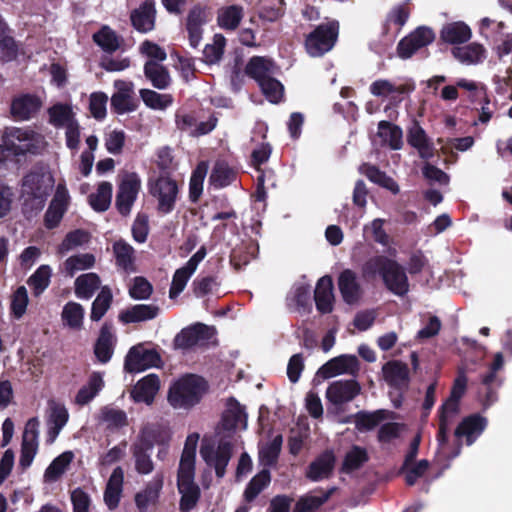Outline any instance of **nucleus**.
<instances>
[{
  "label": "nucleus",
  "instance_id": "4c0bfd02",
  "mask_svg": "<svg viewBox=\"0 0 512 512\" xmlns=\"http://www.w3.org/2000/svg\"><path fill=\"white\" fill-rule=\"evenodd\" d=\"M100 277L96 273H86L78 276L75 280V294L81 299H90L99 289Z\"/></svg>",
  "mask_w": 512,
  "mask_h": 512
},
{
  "label": "nucleus",
  "instance_id": "7c9ffc66",
  "mask_svg": "<svg viewBox=\"0 0 512 512\" xmlns=\"http://www.w3.org/2000/svg\"><path fill=\"white\" fill-rule=\"evenodd\" d=\"M163 487L162 475L156 476L144 490L135 495V504L140 512H145L149 505L155 504Z\"/></svg>",
  "mask_w": 512,
  "mask_h": 512
},
{
  "label": "nucleus",
  "instance_id": "338daca9",
  "mask_svg": "<svg viewBox=\"0 0 512 512\" xmlns=\"http://www.w3.org/2000/svg\"><path fill=\"white\" fill-rule=\"evenodd\" d=\"M84 309L81 304L68 302L62 311V320L73 329H79L82 326Z\"/></svg>",
  "mask_w": 512,
  "mask_h": 512
},
{
  "label": "nucleus",
  "instance_id": "6e6552de",
  "mask_svg": "<svg viewBox=\"0 0 512 512\" xmlns=\"http://www.w3.org/2000/svg\"><path fill=\"white\" fill-rule=\"evenodd\" d=\"M7 138L16 145L17 154L21 157L27 154L36 155L41 149L42 137L31 128L10 127L4 131Z\"/></svg>",
  "mask_w": 512,
  "mask_h": 512
},
{
  "label": "nucleus",
  "instance_id": "3c124183",
  "mask_svg": "<svg viewBox=\"0 0 512 512\" xmlns=\"http://www.w3.org/2000/svg\"><path fill=\"white\" fill-rule=\"evenodd\" d=\"M113 295L108 286L101 288L99 294L92 303L90 318L92 321H100L111 307Z\"/></svg>",
  "mask_w": 512,
  "mask_h": 512
},
{
  "label": "nucleus",
  "instance_id": "c9c22d12",
  "mask_svg": "<svg viewBox=\"0 0 512 512\" xmlns=\"http://www.w3.org/2000/svg\"><path fill=\"white\" fill-rule=\"evenodd\" d=\"M104 381L99 372H93L88 379L87 385L81 387L75 397L78 405L88 404L103 388Z\"/></svg>",
  "mask_w": 512,
  "mask_h": 512
},
{
  "label": "nucleus",
  "instance_id": "b1692460",
  "mask_svg": "<svg viewBox=\"0 0 512 512\" xmlns=\"http://www.w3.org/2000/svg\"><path fill=\"white\" fill-rule=\"evenodd\" d=\"M338 288L345 303L352 305L360 299L361 287L353 270L345 269L339 274Z\"/></svg>",
  "mask_w": 512,
  "mask_h": 512
},
{
  "label": "nucleus",
  "instance_id": "72a5a7b5",
  "mask_svg": "<svg viewBox=\"0 0 512 512\" xmlns=\"http://www.w3.org/2000/svg\"><path fill=\"white\" fill-rule=\"evenodd\" d=\"M113 252L117 267L125 272H135V250L126 241L120 239L113 244Z\"/></svg>",
  "mask_w": 512,
  "mask_h": 512
},
{
  "label": "nucleus",
  "instance_id": "37998d69",
  "mask_svg": "<svg viewBox=\"0 0 512 512\" xmlns=\"http://www.w3.org/2000/svg\"><path fill=\"white\" fill-rule=\"evenodd\" d=\"M335 488L319 490V495H305L295 505L294 512H313L321 507L334 493Z\"/></svg>",
  "mask_w": 512,
  "mask_h": 512
},
{
  "label": "nucleus",
  "instance_id": "79ce46f5",
  "mask_svg": "<svg viewBox=\"0 0 512 512\" xmlns=\"http://www.w3.org/2000/svg\"><path fill=\"white\" fill-rule=\"evenodd\" d=\"M208 172V163L200 161L192 171L189 181V200L197 203L203 193V183Z\"/></svg>",
  "mask_w": 512,
  "mask_h": 512
},
{
  "label": "nucleus",
  "instance_id": "dca6fc26",
  "mask_svg": "<svg viewBox=\"0 0 512 512\" xmlns=\"http://www.w3.org/2000/svg\"><path fill=\"white\" fill-rule=\"evenodd\" d=\"M407 143L418 151L419 157L425 161L435 155V146L421 125L414 121L407 131Z\"/></svg>",
  "mask_w": 512,
  "mask_h": 512
},
{
  "label": "nucleus",
  "instance_id": "473e14b6",
  "mask_svg": "<svg viewBox=\"0 0 512 512\" xmlns=\"http://www.w3.org/2000/svg\"><path fill=\"white\" fill-rule=\"evenodd\" d=\"M471 29L464 22H452L443 26L440 31L442 41L449 44H462L470 40Z\"/></svg>",
  "mask_w": 512,
  "mask_h": 512
},
{
  "label": "nucleus",
  "instance_id": "09e8293b",
  "mask_svg": "<svg viewBox=\"0 0 512 512\" xmlns=\"http://www.w3.org/2000/svg\"><path fill=\"white\" fill-rule=\"evenodd\" d=\"M451 52L461 63L474 64L484 57L485 49L480 44L471 43L462 47H454Z\"/></svg>",
  "mask_w": 512,
  "mask_h": 512
},
{
  "label": "nucleus",
  "instance_id": "423d86ee",
  "mask_svg": "<svg viewBox=\"0 0 512 512\" xmlns=\"http://www.w3.org/2000/svg\"><path fill=\"white\" fill-rule=\"evenodd\" d=\"M150 193L157 198V210L161 214H169L175 209L179 188L170 176L160 175L150 187Z\"/></svg>",
  "mask_w": 512,
  "mask_h": 512
},
{
  "label": "nucleus",
  "instance_id": "7ed1b4c3",
  "mask_svg": "<svg viewBox=\"0 0 512 512\" xmlns=\"http://www.w3.org/2000/svg\"><path fill=\"white\" fill-rule=\"evenodd\" d=\"M339 35V23L330 21L315 27L306 35L304 46L311 57H322L335 46Z\"/></svg>",
  "mask_w": 512,
  "mask_h": 512
},
{
  "label": "nucleus",
  "instance_id": "1a4fd4ad",
  "mask_svg": "<svg viewBox=\"0 0 512 512\" xmlns=\"http://www.w3.org/2000/svg\"><path fill=\"white\" fill-rule=\"evenodd\" d=\"M233 445L229 441L221 440L215 449L213 445H203L200 454L205 463L215 469L218 478H223L226 467L232 457Z\"/></svg>",
  "mask_w": 512,
  "mask_h": 512
},
{
  "label": "nucleus",
  "instance_id": "6e6d98bb",
  "mask_svg": "<svg viewBox=\"0 0 512 512\" xmlns=\"http://www.w3.org/2000/svg\"><path fill=\"white\" fill-rule=\"evenodd\" d=\"M282 442V435H276L260 449L259 458L265 466H273L277 463L282 448Z\"/></svg>",
  "mask_w": 512,
  "mask_h": 512
},
{
  "label": "nucleus",
  "instance_id": "f257e3e1",
  "mask_svg": "<svg viewBox=\"0 0 512 512\" xmlns=\"http://www.w3.org/2000/svg\"><path fill=\"white\" fill-rule=\"evenodd\" d=\"M364 278L380 276L384 287L392 294L404 297L410 290L406 269L396 260L385 255L369 258L362 265Z\"/></svg>",
  "mask_w": 512,
  "mask_h": 512
},
{
  "label": "nucleus",
  "instance_id": "f704fd0d",
  "mask_svg": "<svg viewBox=\"0 0 512 512\" xmlns=\"http://www.w3.org/2000/svg\"><path fill=\"white\" fill-rule=\"evenodd\" d=\"M178 491L181 494L179 502V510L181 512H190L196 507L201 491L199 486L194 482L177 483Z\"/></svg>",
  "mask_w": 512,
  "mask_h": 512
},
{
  "label": "nucleus",
  "instance_id": "774afa93",
  "mask_svg": "<svg viewBox=\"0 0 512 512\" xmlns=\"http://www.w3.org/2000/svg\"><path fill=\"white\" fill-rule=\"evenodd\" d=\"M430 467V462L426 459H422L417 463L408 465L406 469H403V465L400 467V473L405 475V483L408 486L416 484L417 480L425 475Z\"/></svg>",
  "mask_w": 512,
  "mask_h": 512
},
{
  "label": "nucleus",
  "instance_id": "9b49d317",
  "mask_svg": "<svg viewBox=\"0 0 512 512\" xmlns=\"http://www.w3.org/2000/svg\"><path fill=\"white\" fill-rule=\"evenodd\" d=\"M410 17V8L408 0L404 3L395 5L387 13L382 25V35L393 42L401 32L404 25Z\"/></svg>",
  "mask_w": 512,
  "mask_h": 512
},
{
  "label": "nucleus",
  "instance_id": "49530a36",
  "mask_svg": "<svg viewBox=\"0 0 512 512\" xmlns=\"http://www.w3.org/2000/svg\"><path fill=\"white\" fill-rule=\"evenodd\" d=\"M165 441V435L160 427L155 425H146L141 429L138 441L133 444L145 449L153 450L156 444H164Z\"/></svg>",
  "mask_w": 512,
  "mask_h": 512
},
{
  "label": "nucleus",
  "instance_id": "393cba45",
  "mask_svg": "<svg viewBox=\"0 0 512 512\" xmlns=\"http://www.w3.org/2000/svg\"><path fill=\"white\" fill-rule=\"evenodd\" d=\"M160 308L155 304H136L119 313V321L124 324L152 320L158 316Z\"/></svg>",
  "mask_w": 512,
  "mask_h": 512
},
{
  "label": "nucleus",
  "instance_id": "5fc2aeb1",
  "mask_svg": "<svg viewBox=\"0 0 512 512\" xmlns=\"http://www.w3.org/2000/svg\"><path fill=\"white\" fill-rule=\"evenodd\" d=\"M270 61L261 56H253L245 66V74L260 83L269 76Z\"/></svg>",
  "mask_w": 512,
  "mask_h": 512
},
{
  "label": "nucleus",
  "instance_id": "4468645a",
  "mask_svg": "<svg viewBox=\"0 0 512 512\" xmlns=\"http://www.w3.org/2000/svg\"><path fill=\"white\" fill-rule=\"evenodd\" d=\"M359 370V361L354 355H340L327 361L318 370V375L328 379L340 374H355Z\"/></svg>",
  "mask_w": 512,
  "mask_h": 512
},
{
  "label": "nucleus",
  "instance_id": "c85d7f7f",
  "mask_svg": "<svg viewBox=\"0 0 512 512\" xmlns=\"http://www.w3.org/2000/svg\"><path fill=\"white\" fill-rule=\"evenodd\" d=\"M393 412L385 409H378L372 412L358 411L352 417L354 419L355 428L359 432H367L375 429L382 421L391 418Z\"/></svg>",
  "mask_w": 512,
  "mask_h": 512
},
{
  "label": "nucleus",
  "instance_id": "c03bdc74",
  "mask_svg": "<svg viewBox=\"0 0 512 512\" xmlns=\"http://www.w3.org/2000/svg\"><path fill=\"white\" fill-rule=\"evenodd\" d=\"M73 458L74 454L72 451H65L56 458H54L53 461L45 470V480L48 482H54L58 480L67 470Z\"/></svg>",
  "mask_w": 512,
  "mask_h": 512
},
{
  "label": "nucleus",
  "instance_id": "f3484780",
  "mask_svg": "<svg viewBox=\"0 0 512 512\" xmlns=\"http://www.w3.org/2000/svg\"><path fill=\"white\" fill-rule=\"evenodd\" d=\"M487 424L488 421L485 417L479 413H474L462 419L456 427L454 435L458 439L465 437L466 444L469 446L484 432Z\"/></svg>",
  "mask_w": 512,
  "mask_h": 512
},
{
  "label": "nucleus",
  "instance_id": "f03ea898",
  "mask_svg": "<svg viewBox=\"0 0 512 512\" xmlns=\"http://www.w3.org/2000/svg\"><path fill=\"white\" fill-rule=\"evenodd\" d=\"M208 391L209 384L205 378L186 374L171 385L167 398L173 408L191 409L201 402Z\"/></svg>",
  "mask_w": 512,
  "mask_h": 512
},
{
  "label": "nucleus",
  "instance_id": "aec40b11",
  "mask_svg": "<svg viewBox=\"0 0 512 512\" xmlns=\"http://www.w3.org/2000/svg\"><path fill=\"white\" fill-rule=\"evenodd\" d=\"M460 410V400L448 397L438 409L439 429L436 435L439 446L448 443V432L450 426V417L458 414Z\"/></svg>",
  "mask_w": 512,
  "mask_h": 512
},
{
  "label": "nucleus",
  "instance_id": "6ab92c4d",
  "mask_svg": "<svg viewBox=\"0 0 512 512\" xmlns=\"http://www.w3.org/2000/svg\"><path fill=\"white\" fill-rule=\"evenodd\" d=\"M160 389L158 375L152 373L140 379L130 392V396L136 403L151 405Z\"/></svg>",
  "mask_w": 512,
  "mask_h": 512
},
{
  "label": "nucleus",
  "instance_id": "bf43d9fd",
  "mask_svg": "<svg viewBox=\"0 0 512 512\" xmlns=\"http://www.w3.org/2000/svg\"><path fill=\"white\" fill-rule=\"evenodd\" d=\"M262 93L271 103H279L284 94L282 83L272 76H268L258 83Z\"/></svg>",
  "mask_w": 512,
  "mask_h": 512
},
{
  "label": "nucleus",
  "instance_id": "ea45409f",
  "mask_svg": "<svg viewBox=\"0 0 512 512\" xmlns=\"http://www.w3.org/2000/svg\"><path fill=\"white\" fill-rule=\"evenodd\" d=\"M244 407L234 398L227 400V410L222 415V424L226 430H234L242 420H246Z\"/></svg>",
  "mask_w": 512,
  "mask_h": 512
},
{
  "label": "nucleus",
  "instance_id": "e433bc0d",
  "mask_svg": "<svg viewBox=\"0 0 512 512\" xmlns=\"http://www.w3.org/2000/svg\"><path fill=\"white\" fill-rule=\"evenodd\" d=\"M378 136L388 143L389 147L393 150H399L403 146V133L402 129L389 121L382 120L378 123Z\"/></svg>",
  "mask_w": 512,
  "mask_h": 512
},
{
  "label": "nucleus",
  "instance_id": "bb28decb",
  "mask_svg": "<svg viewBox=\"0 0 512 512\" xmlns=\"http://www.w3.org/2000/svg\"><path fill=\"white\" fill-rule=\"evenodd\" d=\"M143 72L146 79L156 89L165 90L171 85L172 80L168 68L157 61H146Z\"/></svg>",
  "mask_w": 512,
  "mask_h": 512
},
{
  "label": "nucleus",
  "instance_id": "cd10ccee",
  "mask_svg": "<svg viewBox=\"0 0 512 512\" xmlns=\"http://www.w3.org/2000/svg\"><path fill=\"white\" fill-rule=\"evenodd\" d=\"M244 17V8L238 4L223 6L217 10V25L224 31H235Z\"/></svg>",
  "mask_w": 512,
  "mask_h": 512
},
{
  "label": "nucleus",
  "instance_id": "e2e57ef3",
  "mask_svg": "<svg viewBox=\"0 0 512 512\" xmlns=\"http://www.w3.org/2000/svg\"><path fill=\"white\" fill-rule=\"evenodd\" d=\"M226 38L222 34H215L212 44H206L203 49L204 60L208 64L219 62L224 54Z\"/></svg>",
  "mask_w": 512,
  "mask_h": 512
},
{
  "label": "nucleus",
  "instance_id": "a211bd4d",
  "mask_svg": "<svg viewBox=\"0 0 512 512\" xmlns=\"http://www.w3.org/2000/svg\"><path fill=\"white\" fill-rule=\"evenodd\" d=\"M316 309L321 314H329L334 309V286L330 275L318 279L314 291Z\"/></svg>",
  "mask_w": 512,
  "mask_h": 512
},
{
  "label": "nucleus",
  "instance_id": "4be33fe9",
  "mask_svg": "<svg viewBox=\"0 0 512 512\" xmlns=\"http://www.w3.org/2000/svg\"><path fill=\"white\" fill-rule=\"evenodd\" d=\"M54 186L51 175L42 172H29L22 179V192L49 196Z\"/></svg>",
  "mask_w": 512,
  "mask_h": 512
},
{
  "label": "nucleus",
  "instance_id": "2eb2a0df",
  "mask_svg": "<svg viewBox=\"0 0 512 512\" xmlns=\"http://www.w3.org/2000/svg\"><path fill=\"white\" fill-rule=\"evenodd\" d=\"M207 21V8L205 6L196 4L189 10L186 19V30L188 32L189 44L192 48L199 46L203 35V25Z\"/></svg>",
  "mask_w": 512,
  "mask_h": 512
},
{
  "label": "nucleus",
  "instance_id": "39448f33",
  "mask_svg": "<svg viewBox=\"0 0 512 512\" xmlns=\"http://www.w3.org/2000/svg\"><path fill=\"white\" fill-rule=\"evenodd\" d=\"M161 356L156 349H146L143 344L131 347L125 356L124 369L128 373H139L152 367H159Z\"/></svg>",
  "mask_w": 512,
  "mask_h": 512
},
{
  "label": "nucleus",
  "instance_id": "13d9d810",
  "mask_svg": "<svg viewBox=\"0 0 512 512\" xmlns=\"http://www.w3.org/2000/svg\"><path fill=\"white\" fill-rule=\"evenodd\" d=\"M94 264L95 256L91 253H83L67 258L64 262V267L66 273L73 276L77 271L89 269L93 267Z\"/></svg>",
  "mask_w": 512,
  "mask_h": 512
},
{
  "label": "nucleus",
  "instance_id": "20e7f679",
  "mask_svg": "<svg viewBox=\"0 0 512 512\" xmlns=\"http://www.w3.org/2000/svg\"><path fill=\"white\" fill-rule=\"evenodd\" d=\"M141 189V179L136 172H126L116 194L115 206L122 216H128Z\"/></svg>",
  "mask_w": 512,
  "mask_h": 512
},
{
  "label": "nucleus",
  "instance_id": "0eeeda50",
  "mask_svg": "<svg viewBox=\"0 0 512 512\" xmlns=\"http://www.w3.org/2000/svg\"><path fill=\"white\" fill-rule=\"evenodd\" d=\"M434 40L435 33L431 28L419 26L399 41L396 48L397 55L403 60L409 59L417 51L427 47Z\"/></svg>",
  "mask_w": 512,
  "mask_h": 512
},
{
  "label": "nucleus",
  "instance_id": "5701e85b",
  "mask_svg": "<svg viewBox=\"0 0 512 512\" xmlns=\"http://www.w3.org/2000/svg\"><path fill=\"white\" fill-rule=\"evenodd\" d=\"M155 6L152 0H146L138 9L131 12L132 26L140 33H147L155 26Z\"/></svg>",
  "mask_w": 512,
  "mask_h": 512
},
{
  "label": "nucleus",
  "instance_id": "a18cd8bd",
  "mask_svg": "<svg viewBox=\"0 0 512 512\" xmlns=\"http://www.w3.org/2000/svg\"><path fill=\"white\" fill-rule=\"evenodd\" d=\"M93 41L107 53H114L120 47V39L116 32L109 26L101 27L92 36Z\"/></svg>",
  "mask_w": 512,
  "mask_h": 512
},
{
  "label": "nucleus",
  "instance_id": "ddd939ff",
  "mask_svg": "<svg viewBox=\"0 0 512 512\" xmlns=\"http://www.w3.org/2000/svg\"><path fill=\"white\" fill-rule=\"evenodd\" d=\"M360 391V384L354 379L337 380L329 384L326 398L333 405L340 406L352 401Z\"/></svg>",
  "mask_w": 512,
  "mask_h": 512
},
{
  "label": "nucleus",
  "instance_id": "864d4df0",
  "mask_svg": "<svg viewBox=\"0 0 512 512\" xmlns=\"http://www.w3.org/2000/svg\"><path fill=\"white\" fill-rule=\"evenodd\" d=\"M131 453L135 462V470L138 474L147 475L154 470V463L151 459L152 450L145 449L138 445H131Z\"/></svg>",
  "mask_w": 512,
  "mask_h": 512
},
{
  "label": "nucleus",
  "instance_id": "2f4dec72",
  "mask_svg": "<svg viewBox=\"0 0 512 512\" xmlns=\"http://www.w3.org/2000/svg\"><path fill=\"white\" fill-rule=\"evenodd\" d=\"M359 172L365 175L371 182L391 191L394 194L399 192L397 182L384 171H381L376 165L363 163L359 167Z\"/></svg>",
  "mask_w": 512,
  "mask_h": 512
},
{
  "label": "nucleus",
  "instance_id": "58836bf2",
  "mask_svg": "<svg viewBox=\"0 0 512 512\" xmlns=\"http://www.w3.org/2000/svg\"><path fill=\"white\" fill-rule=\"evenodd\" d=\"M236 172L225 162H216L209 176V183L215 189L224 188L233 183Z\"/></svg>",
  "mask_w": 512,
  "mask_h": 512
},
{
  "label": "nucleus",
  "instance_id": "a19ab883",
  "mask_svg": "<svg viewBox=\"0 0 512 512\" xmlns=\"http://www.w3.org/2000/svg\"><path fill=\"white\" fill-rule=\"evenodd\" d=\"M112 184L107 181L99 183L97 191L88 196L90 206L96 212H105L108 210L112 199Z\"/></svg>",
  "mask_w": 512,
  "mask_h": 512
},
{
  "label": "nucleus",
  "instance_id": "a878e982",
  "mask_svg": "<svg viewBox=\"0 0 512 512\" xmlns=\"http://www.w3.org/2000/svg\"><path fill=\"white\" fill-rule=\"evenodd\" d=\"M334 465V453L332 451H325L309 464L306 476L312 481L328 478L334 469Z\"/></svg>",
  "mask_w": 512,
  "mask_h": 512
},
{
  "label": "nucleus",
  "instance_id": "603ef678",
  "mask_svg": "<svg viewBox=\"0 0 512 512\" xmlns=\"http://www.w3.org/2000/svg\"><path fill=\"white\" fill-rule=\"evenodd\" d=\"M271 474L268 469H262L247 484L244 491V498L247 502L253 501L262 490L269 485Z\"/></svg>",
  "mask_w": 512,
  "mask_h": 512
},
{
  "label": "nucleus",
  "instance_id": "412c9836",
  "mask_svg": "<svg viewBox=\"0 0 512 512\" xmlns=\"http://www.w3.org/2000/svg\"><path fill=\"white\" fill-rule=\"evenodd\" d=\"M115 343L116 337L112 332V325L106 322L102 325L94 344V354L100 363L106 364L111 360Z\"/></svg>",
  "mask_w": 512,
  "mask_h": 512
},
{
  "label": "nucleus",
  "instance_id": "de8ad7c7",
  "mask_svg": "<svg viewBox=\"0 0 512 512\" xmlns=\"http://www.w3.org/2000/svg\"><path fill=\"white\" fill-rule=\"evenodd\" d=\"M368 460L369 456L367 450L358 445H353L344 457L341 471L351 473L361 468Z\"/></svg>",
  "mask_w": 512,
  "mask_h": 512
},
{
  "label": "nucleus",
  "instance_id": "c756f323",
  "mask_svg": "<svg viewBox=\"0 0 512 512\" xmlns=\"http://www.w3.org/2000/svg\"><path fill=\"white\" fill-rule=\"evenodd\" d=\"M382 371L389 385L397 388L408 385L409 369L407 364L396 360L389 361L383 365Z\"/></svg>",
  "mask_w": 512,
  "mask_h": 512
},
{
  "label": "nucleus",
  "instance_id": "69168bd1",
  "mask_svg": "<svg viewBox=\"0 0 512 512\" xmlns=\"http://www.w3.org/2000/svg\"><path fill=\"white\" fill-rule=\"evenodd\" d=\"M51 268L48 265L39 266L29 277L27 283L35 295L41 294L50 284Z\"/></svg>",
  "mask_w": 512,
  "mask_h": 512
},
{
  "label": "nucleus",
  "instance_id": "4d7b16f0",
  "mask_svg": "<svg viewBox=\"0 0 512 512\" xmlns=\"http://www.w3.org/2000/svg\"><path fill=\"white\" fill-rule=\"evenodd\" d=\"M49 122L55 127L67 126L68 123L76 121L70 106L57 103L48 109Z\"/></svg>",
  "mask_w": 512,
  "mask_h": 512
},
{
  "label": "nucleus",
  "instance_id": "052dcab7",
  "mask_svg": "<svg viewBox=\"0 0 512 512\" xmlns=\"http://www.w3.org/2000/svg\"><path fill=\"white\" fill-rule=\"evenodd\" d=\"M103 422L109 429H119L128 425V417L124 410L105 406L101 409Z\"/></svg>",
  "mask_w": 512,
  "mask_h": 512
},
{
  "label": "nucleus",
  "instance_id": "8fccbe9b",
  "mask_svg": "<svg viewBox=\"0 0 512 512\" xmlns=\"http://www.w3.org/2000/svg\"><path fill=\"white\" fill-rule=\"evenodd\" d=\"M139 95L144 104L153 110H165L173 103L171 94H160L151 89H140Z\"/></svg>",
  "mask_w": 512,
  "mask_h": 512
},
{
  "label": "nucleus",
  "instance_id": "f8f14e48",
  "mask_svg": "<svg viewBox=\"0 0 512 512\" xmlns=\"http://www.w3.org/2000/svg\"><path fill=\"white\" fill-rule=\"evenodd\" d=\"M42 101L35 94L25 93L14 97L10 105V113L17 121H28L40 111Z\"/></svg>",
  "mask_w": 512,
  "mask_h": 512
},
{
  "label": "nucleus",
  "instance_id": "9d476101",
  "mask_svg": "<svg viewBox=\"0 0 512 512\" xmlns=\"http://www.w3.org/2000/svg\"><path fill=\"white\" fill-rule=\"evenodd\" d=\"M215 334L213 327L196 323L183 328L174 338V347L188 350L203 341H209Z\"/></svg>",
  "mask_w": 512,
  "mask_h": 512
},
{
  "label": "nucleus",
  "instance_id": "0e129e2a",
  "mask_svg": "<svg viewBox=\"0 0 512 512\" xmlns=\"http://www.w3.org/2000/svg\"><path fill=\"white\" fill-rule=\"evenodd\" d=\"M412 88L408 85L395 86L389 80L379 79L370 85V92L377 97H386L392 93L405 94Z\"/></svg>",
  "mask_w": 512,
  "mask_h": 512
},
{
  "label": "nucleus",
  "instance_id": "680f3d73",
  "mask_svg": "<svg viewBox=\"0 0 512 512\" xmlns=\"http://www.w3.org/2000/svg\"><path fill=\"white\" fill-rule=\"evenodd\" d=\"M110 106L114 113L123 115L136 111L139 107V100L135 95L124 96L113 94L111 96Z\"/></svg>",
  "mask_w": 512,
  "mask_h": 512
}]
</instances>
